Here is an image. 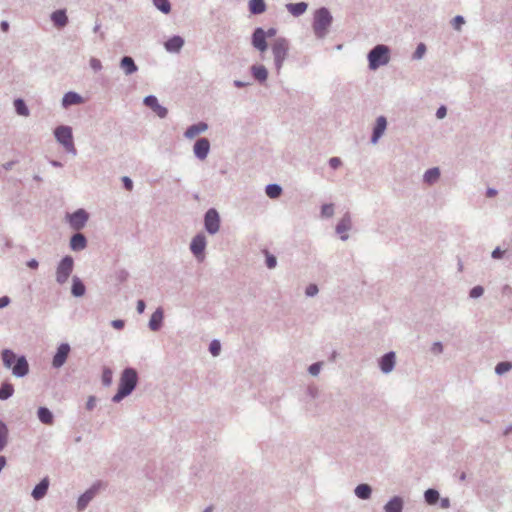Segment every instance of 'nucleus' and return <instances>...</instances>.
Listing matches in <instances>:
<instances>
[{
  "mask_svg": "<svg viewBox=\"0 0 512 512\" xmlns=\"http://www.w3.org/2000/svg\"><path fill=\"white\" fill-rule=\"evenodd\" d=\"M383 131L384 130H374V133H373V136H372V142L373 143L377 142V140L380 138V136H381Z\"/></svg>",
  "mask_w": 512,
  "mask_h": 512,
  "instance_id": "57",
  "label": "nucleus"
},
{
  "mask_svg": "<svg viewBox=\"0 0 512 512\" xmlns=\"http://www.w3.org/2000/svg\"><path fill=\"white\" fill-rule=\"evenodd\" d=\"M271 49L274 57V66L277 73H279L288 56L289 42L287 39L279 37L274 41Z\"/></svg>",
  "mask_w": 512,
  "mask_h": 512,
  "instance_id": "5",
  "label": "nucleus"
},
{
  "mask_svg": "<svg viewBox=\"0 0 512 512\" xmlns=\"http://www.w3.org/2000/svg\"><path fill=\"white\" fill-rule=\"evenodd\" d=\"M188 128H208V125L205 122H199V123L190 125Z\"/></svg>",
  "mask_w": 512,
  "mask_h": 512,
  "instance_id": "61",
  "label": "nucleus"
},
{
  "mask_svg": "<svg viewBox=\"0 0 512 512\" xmlns=\"http://www.w3.org/2000/svg\"><path fill=\"white\" fill-rule=\"evenodd\" d=\"M504 251H502L500 248H496L493 252H492V257L493 258H500L502 257Z\"/></svg>",
  "mask_w": 512,
  "mask_h": 512,
  "instance_id": "60",
  "label": "nucleus"
},
{
  "mask_svg": "<svg viewBox=\"0 0 512 512\" xmlns=\"http://www.w3.org/2000/svg\"><path fill=\"white\" fill-rule=\"evenodd\" d=\"M95 404H96V399L94 396H90L87 400V403H86V408L88 410H92L94 407H95Z\"/></svg>",
  "mask_w": 512,
  "mask_h": 512,
  "instance_id": "53",
  "label": "nucleus"
},
{
  "mask_svg": "<svg viewBox=\"0 0 512 512\" xmlns=\"http://www.w3.org/2000/svg\"><path fill=\"white\" fill-rule=\"evenodd\" d=\"M266 10V4L264 0H249V11L251 14L259 15L264 13Z\"/></svg>",
  "mask_w": 512,
  "mask_h": 512,
  "instance_id": "25",
  "label": "nucleus"
},
{
  "mask_svg": "<svg viewBox=\"0 0 512 512\" xmlns=\"http://www.w3.org/2000/svg\"><path fill=\"white\" fill-rule=\"evenodd\" d=\"M50 19L55 27L64 28L68 24V16L65 9H58L51 13Z\"/></svg>",
  "mask_w": 512,
  "mask_h": 512,
  "instance_id": "15",
  "label": "nucleus"
},
{
  "mask_svg": "<svg viewBox=\"0 0 512 512\" xmlns=\"http://www.w3.org/2000/svg\"><path fill=\"white\" fill-rule=\"evenodd\" d=\"M122 181H123L124 187L128 191L132 190L133 183H132V181H131V179L129 177H123Z\"/></svg>",
  "mask_w": 512,
  "mask_h": 512,
  "instance_id": "54",
  "label": "nucleus"
},
{
  "mask_svg": "<svg viewBox=\"0 0 512 512\" xmlns=\"http://www.w3.org/2000/svg\"><path fill=\"white\" fill-rule=\"evenodd\" d=\"M220 219L215 209H209L205 215V228L210 234H214L219 230Z\"/></svg>",
  "mask_w": 512,
  "mask_h": 512,
  "instance_id": "9",
  "label": "nucleus"
},
{
  "mask_svg": "<svg viewBox=\"0 0 512 512\" xmlns=\"http://www.w3.org/2000/svg\"><path fill=\"white\" fill-rule=\"evenodd\" d=\"M320 368H321V363H315V364H312L310 367H309V372L316 376L318 375V373L320 372Z\"/></svg>",
  "mask_w": 512,
  "mask_h": 512,
  "instance_id": "52",
  "label": "nucleus"
},
{
  "mask_svg": "<svg viewBox=\"0 0 512 512\" xmlns=\"http://www.w3.org/2000/svg\"><path fill=\"white\" fill-rule=\"evenodd\" d=\"M387 127V119L384 116H379L376 120V124L374 128H386Z\"/></svg>",
  "mask_w": 512,
  "mask_h": 512,
  "instance_id": "47",
  "label": "nucleus"
},
{
  "mask_svg": "<svg viewBox=\"0 0 512 512\" xmlns=\"http://www.w3.org/2000/svg\"><path fill=\"white\" fill-rule=\"evenodd\" d=\"M210 149V144L206 139L198 140L194 145L195 155L199 159H205Z\"/></svg>",
  "mask_w": 512,
  "mask_h": 512,
  "instance_id": "19",
  "label": "nucleus"
},
{
  "mask_svg": "<svg viewBox=\"0 0 512 512\" xmlns=\"http://www.w3.org/2000/svg\"><path fill=\"white\" fill-rule=\"evenodd\" d=\"M7 440V428L0 422V451L4 448Z\"/></svg>",
  "mask_w": 512,
  "mask_h": 512,
  "instance_id": "41",
  "label": "nucleus"
},
{
  "mask_svg": "<svg viewBox=\"0 0 512 512\" xmlns=\"http://www.w3.org/2000/svg\"><path fill=\"white\" fill-rule=\"evenodd\" d=\"M48 486H49V482H48V479L47 478H44L38 485H36V487L34 488L33 492H32V496L34 499L36 500H39L41 499L42 497L45 496V494L47 493V490H48Z\"/></svg>",
  "mask_w": 512,
  "mask_h": 512,
  "instance_id": "23",
  "label": "nucleus"
},
{
  "mask_svg": "<svg viewBox=\"0 0 512 512\" xmlns=\"http://www.w3.org/2000/svg\"><path fill=\"white\" fill-rule=\"evenodd\" d=\"M113 373L109 368H105L102 373V383L109 386L112 383Z\"/></svg>",
  "mask_w": 512,
  "mask_h": 512,
  "instance_id": "40",
  "label": "nucleus"
},
{
  "mask_svg": "<svg viewBox=\"0 0 512 512\" xmlns=\"http://www.w3.org/2000/svg\"><path fill=\"white\" fill-rule=\"evenodd\" d=\"M89 65H90L91 69L95 72H98L102 69L101 61L95 57L90 58Z\"/></svg>",
  "mask_w": 512,
  "mask_h": 512,
  "instance_id": "43",
  "label": "nucleus"
},
{
  "mask_svg": "<svg viewBox=\"0 0 512 512\" xmlns=\"http://www.w3.org/2000/svg\"><path fill=\"white\" fill-rule=\"evenodd\" d=\"M120 68L124 71L125 75H132L138 71L134 59L131 56H124L120 60Z\"/></svg>",
  "mask_w": 512,
  "mask_h": 512,
  "instance_id": "16",
  "label": "nucleus"
},
{
  "mask_svg": "<svg viewBox=\"0 0 512 512\" xmlns=\"http://www.w3.org/2000/svg\"><path fill=\"white\" fill-rule=\"evenodd\" d=\"M250 72L255 80L264 83L268 78V70L264 65L255 64L250 67Z\"/></svg>",
  "mask_w": 512,
  "mask_h": 512,
  "instance_id": "18",
  "label": "nucleus"
},
{
  "mask_svg": "<svg viewBox=\"0 0 512 512\" xmlns=\"http://www.w3.org/2000/svg\"><path fill=\"white\" fill-rule=\"evenodd\" d=\"M206 247V239L205 236L202 234L196 235L190 245V249L192 253L199 258L200 260H203L204 255V249Z\"/></svg>",
  "mask_w": 512,
  "mask_h": 512,
  "instance_id": "11",
  "label": "nucleus"
},
{
  "mask_svg": "<svg viewBox=\"0 0 512 512\" xmlns=\"http://www.w3.org/2000/svg\"><path fill=\"white\" fill-rule=\"evenodd\" d=\"M355 494L361 499H368L371 495V488L367 484H360L356 487Z\"/></svg>",
  "mask_w": 512,
  "mask_h": 512,
  "instance_id": "33",
  "label": "nucleus"
},
{
  "mask_svg": "<svg viewBox=\"0 0 512 512\" xmlns=\"http://www.w3.org/2000/svg\"><path fill=\"white\" fill-rule=\"evenodd\" d=\"M83 102V97L74 91H69L64 94L62 98V106L68 108L73 105H78Z\"/></svg>",
  "mask_w": 512,
  "mask_h": 512,
  "instance_id": "17",
  "label": "nucleus"
},
{
  "mask_svg": "<svg viewBox=\"0 0 512 512\" xmlns=\"http://www.w3.org/2000/svg\"><path fill=\"white\" fill-rule=\"evenodd\" d=\"M370 70H377L390 61V48L384 44L374 46L367 55Z\"/></svg>",
  "mask_w": 512,
  "mask_h": 512,
  "instance_id": "4",
  "label": "nucleus"
},
{
  "mask_svg": "<svg viewBox=\"0 0 512 512\" xmlns=\"http://www.w3.org/2000/svg\"><path fill=\"white\" fill-rule=\"evenodd\" d=\"M13 392H14L13 385L9 384V383H4L0 387V399H2V400L8 399L10 396H12Z\"/></svg>",
  "mask_w": 512,
  "mask_h": 512,
  "instance_id": "36",
  "label": "nucleus"
},
{
  "mask_svg": "<svg viewBox=\"0 0 512 512\" xmlns=\"http://www.w3.org/2000/svg\"><path fill=\"white\" fill-rule=\"evenodd\" d=\"M484 292V289L481 287V286H475L471 291H470V296L472 298H478L480 297Z\"/></svg>",
  "mask_w": 512,
  "mask_h": 512,
  "instance_id": "46",
  "label": "nucleus"
},
{
  "mask_svg": "<svg viewBox=\"0 0 512 512\" xmlns=\"http://www.w3.org/2000/svg\"><path fill=\"white\" fill-rule=\"evenodd\" d=\"M153 5L163 14L171 12V3L169 0H152Z\"/></svg>",
  "mask_w": 512,
  "mask_h": 512,
  "instance_id": "30",
  "label": "nucleus"
},
{
  "mask_svg": "<svg viewBox=\"0 0 512 512\" xmlns=\"http://www.w3.org/2000/svg\"><path fill=\"white\" fill-rule=\"evenodd\" d=\"M351 228L350 217H343L336 226V232L340 235L342 240L348 238L347 231Z\"/></svg>",
  "mask_w": 512,
  "mask_h": 512,
  "instance_id": "21",
  "label": "nucleus"
},
{
  "mask_svg": "<svg viewBox=\"0 0 512 512\" xmlns=\"http://www.w3.org/2000/svg\"><path fill=\"white\" fill-rule=\"evenodd\" d=\"M73 259L70 256L64 257L57 267L56 280L58 283H65L73 270Z\"/></svg>",
  "mask_w": 512,
  "mask_h": 512,
  "instance_id": "6",
  "label": "nucleus"
},
{
  "mask_svg": "<svg viewBox=\"0 0 512 512\" xmlns=\"http://www.w3.org/2000/svg\"><path fill=\"white\" fill-rule=\"evenodd\" d=\"M465 24V19L463 16L461 15H457L455 16L452 21H451V25L452 27L456 30V31H461L462 30V26Z\"/></svg>",
  "mask_w": 512,
  "mask_h": 512,
  "instance_id": "38",
  "label": "nucleus"
},
{
  "mask_svg": "<svg viewBox=\"0 0 512 512\" xmlns=\"http://www.w3.org/2000/svg\"><path fill=\"white\" fill-rule=\"evenodd\" d=\"M266 32V38L269 37H274L277 33V30L275 28H269Z\"/></svg>",
  "mask_w": 512,
  "mask_h": 512,
  "instance_id": "62",
  "label": "nucleus"
},
{
  "mask_svg": "<svg viewBox=\"0 0 512 512\" xmlns=\"http://www.w3.org/2000/svg\"><path fill=\"white\" fill-rule=\"evenodd\" d=\"M308 8V4L306 2H297V3H288L286 4V9L290 14L294 17H299L303 15Z\"/></svg>",
  "mask_w": 512,
  "mask_h": 512,
  "instance_id": "20",
  "label": "nucleus"
},
{
  "mask_svg": "<svg viewBox=\"0 0 512 512\" xmlns=\"http://www.w3.org/2000/svg\"><path fill=\"white\" fill-rule=\"evenodd\" d=\"M439 499V493L438 491L434 489H428L425 492V500L428 504L433 505L435 504Z\"/></svg>",
  "mask_w": 512,
  "mask_h": 512,
  "instance_id": "37",
  "label": "nucleus"
},
{
  "mask_svg": "<svg viewBox=\"0 0 512 512\" xmlns=\"http://www.w3.org/2000/svg\"><path fill=\"white\" fill-rule=\"evenodd\" d=\"M55 137L69 152H74L71 130H55Z\"/></svg>",
  "mask_w": 512,
  "mask_h": 512,
  "instance_id": "13",
  "label": "nucleus"
},
{
  "mask_svg": "<svg viewBox=\"0 0 512 512\" xmlns=\"http://www.w3.org/2000/svg\"><path fill=\"white\" fill-rule=\"evenodd\" d=\"M85 293V286L84 284L78 279H73V285H72V294L76 297L83 296Z\"/></svg>",
  "mask_w": 512,
  "mask_h": 512,
  "instance_id": "34",
  "label": "nucleus"
},
{
  "mask_svg": "<svg viewBox=\"0 0 512 512\" xmlns=\"http://www.w3.org/2000/svg\"><path fill=\"white\" fill-rule=\"evenodd\" d=\"M447 114V108L444 106V105H441L437 111H436V117L438 119H442L446 116Z\"/></svg>",
  "mask_w": 512,
  "mask_h": 512,
  "instance_id": "50",
  "label": "nucleus"
},
{
  "mask_svg": "<svg viewBox=\"0 0 512 512\" xmlns=\"http://www.w3.org/2000/svg\"><path fill=\"white\" fill-rule=\"evenodd\" d=\"M333 22L332 14L326 7H321L315 10L312 21V29L314 35L318 39H324Z\"/></svg>",
  "mask_w": 512,
  "mask_h": 512,
  "instance_id": "1",
  "label": "nucleus"
},
{
  "mask_svg": "<svg viewBox=\"0 0 512 512\" xmlns=\"http://www.w3.org/2000/svg\"><path fill=\"white\" fill-rule=\"evenodd\" d=\"M322 216L331 217L334 213V207L332 204H325L321 210Z\"/></svg>",
  "mask_w": 512,
  "mask_h": 512,
  "instance_id": "45",
  "label": "nucleus"
},
{
  "mask_svg": "<svg viewBox=\"0 0 512 512\" xmlns=\"http://www.w3.org/2000/svg\"><path fill=\"white\" fill-rule=\"evenodd\" d=\"M143 103L159 118H165L168 114L166 107L162 106L155 95H148L144 98Z\"/></svg>",
  "mask_w": 512,
  "mask_h": 512,
  "instance_id": "7",
  "label": "nucleus"
},
{
  "mask_svg": "<svg viewBox=\"0 0 512 512\" xmlns=\"http://www.w3.org/2000/svg\"><path fill=\"white\" fill-rule=\"evenodd\" d=\"M184 43L183 37L174 35L164 42V48L169 53H179Z\"/></svg>",
  "mask_w": 512,
  "mask_h": 512,
  "instance_id": "14",
  "label": "nucleus"
},
{
  "mask_svg": "<svg viewBox=\"0 0 512 512\" xmlns=\"http://www.w3.org/2000/svg\"><path fill=\"white\" fill-rule=\"evenodd\" d=\"M144 310H145V303H144V301H143V300H139V301L137 302V311H138V313H140V314H141V313H143V312H144Z\"/></svg>",
  "mask_w": 512,
  "mask_h": 512,
  "instance_id": "59",
  "label": "nucleus"
},
{
  "mask_svg": "<svg viewBox=\"0 0 512 512\" xmlns=\"http://www.w3.org/2000/svg\"><path fill=\"white\" fill-rule=\"evenodd\" d=\"M385 511L386 512H401L402 511V501L400 498L395 497L392 500H390L385 505Z\"/></svg>",
  "mask_w": 512,
  "mask_h": 512,
  "instance_id": "29",
  "label": "nucleus"
},
{
  "mask_svg": "<svg viewBox=\"0 0 512 512\" xmlns=\"http://www.w3.org/2000/svg\"><path fill=\"white\" fill-rule=\"evenodd\" d=\"M38 418L39 420L46 425H52L53 424V414L50 412L49 409L45 407H40L38 409Z\"/></svg>",
  "mask_w": 512,
  "mask_h": 512,
  "instance_id": "27",
  "label": "nucleus"
},
{
  "mask_svg": "<svg viewBox=\"0 0 512 512\" xmlns=\"http://www.w3.org/2000/svg\"><path fill=\"white\" fill-rule=\"evenodd\" d=\"M10 303V299L7 296L0 297V308L6 307Z\"/></svg>",
  "mask_w": 512,
  "mask_h": 512,
  "instance_id": "58",
  "label": "nucleus"
},
{
  "mask_svg": "<svg viewBox=\"0 0 512 512\" xmlns=\"http://www.w3.org/2000/svg\"><path fill=\"white\" fill-rule=\"evenodd\" d=\"M136 383H137L136 371L132 368L125 369L121 375L119 388H118L117 393L113 397V401L119 402L125 396L129 395L135 388Z\"/></svg>",
  "mask_w": 512,
  "mask_h": 512,
  "instance_id": "2",
  "label": "nucleus"
},
{
  "mask_svg": "<svg viewBox=\"0 0 512 512\" xmlns=\"http://www.w3.org/2000/svg\"><path fill=\"white\" fill-rule=\"evenodd\" d=\"M14 108L17 114L20 116H27L29 114V109L25 101L21 98L14 100Z\"/></svg>",
  "mask_w": 512,
  "mask_h": 512,
  "instance_id": "31",
  "label": "nucleus"
},
{
  "mask_svg": "<svg viewBox=\"0 0 512 512\" xmlns=\"http://www.w3.org/2000/svg\"><path fill=\"white\" fill-rule=\"evenodd\" d=\"M395 364V354L393 352H389L384 355L380 361L381 370L385 373L392 371Z\"/></svg>",
  "mask_w": 512,
  "mask_h": 512,
  "instance_id": "22",
  "label": "nucleus"
},
{
  "mask_svg": "<svg viewBox=\"0 0 512 512\" xmlns=\"http://www.w3.org/2000/svg\"><path fill=\"white\" fill-rule=\"evenodd\" d=\"M67 218L70 226L74 230H80L85 226L88 220V214L85 210L79 209L73 214L68 215Z\"/></svg>",
  "mask_w": 512,
  "mask_h": 512,
  "instance_id": "8",
  "label": "nucleus"
},
{
  "mask_svg": "<svg viewBox=\"0 0 512 512\" xmlns=\"http://www.w3.org/2000/svg\"><path fill=\"white\" fill-rule=\"evenodd\" d=\"M70 247L72 250H76V251L84 249L86 247L85 237L80 233L75 234L71 238Z\"/></svg>",
  "mask_w": 512,
  "mask_h": 512,
  "instance_id": "26",
  "label": "nucleus"
},
{
  "mask_svg": "<svg viewBox=\"0 0 512 512\" xmlns=\"http://www.w3.org/2000/svg\"><path fill=\"white\" fill-rule=\"evenodd\" d=\"M27 266L32 269H36L38 267V262L35 259H32L28 261Z\"/></svg>",
  "mask_w": 512,
  "mask_h": 512,
  "instance_id": "64",
  "label": "nucleus"
},
{
  "mask_svg": "<svg viewBox=\"0 0 512 512\" xmlns=\"http://www.w3.org/2000/svg\"><path fill=\"white\" fill-rule=\"evenodd\" d=\"M2 359L5 367L12 368V372L17 377H23L28 373L29 367L24 356L16 358L11 350L2 352Z\"/></svg>",
  "mask_w": 512,
  "mask_h": 512,
  "instance_id": "3",
  "label": "nucleus"
},
{
  "mask_svg": "<svg viewBox=\"0 0 512 512\" xmlns=\"http://www.w3.org/2000/svg\"><path fill=\"white\" fill-rule=\"evenodd\" d=\"M266 265L270 269L274 268L276 266V258L268 254L266 257Z\"/></svg>",
  "mask_w": 512,
  "mask_h": 512,
  "instance_id": "49",
  "label": "nucleus"
},
{
  "mask_svg": "<svg viewBox=\"0 0 512 512\" xmlns=\"http://www.w3.org/2000/svg\"><path fill=\"white\" fill-rule=\"evenodd\" d=\"M112 326L115 329L120 330L124 327V322L122 320H114V321H112Z\"/></svg>",
  "mask_w": 512,
  "mask_h": 512,
  "instance_id": "55",
  "label": "nucleus"
},
{
  "mask_svg": "<svg viewBox=\"0 0 512 512\" xmlns=\"http://www.w3.org/2000/svg\"><path fill=\"white\" fill-rule=\"evenodd\" d=\"M95 487L92 489L86 491L78 500V508L79 510H82L86 507V505L89 503V501L94 497L95 495Z\"/></svg>",
  "mask_w": 512,
  "mask_h": 512,
  "instance_id": "28",
  "label": "nucleus"
},
{
  "mask_svg": "<svg viewBox=\"0 0 512 512\" xmlns=\"http://www.w3.org/2000/svg\"><path fill=\"white\" fill-rule=\"evenodd\" d=\"M512 368V365L509 362H501L497 364L495 371L498 374H503L507 371H509Z\"/></svg>",
  "mask_w": 512,
  "mask_h": 512,
  "instance_id": "42",
  "label": "nucleus"
},
{
  "mask_svg": "<svg viewBox=\"0 0 512 512\" xmlns=\"http://www.w3.org/2000/svg\"><path fill=\"white\" fill-rule=\"evenodd\" d=\"M10 28V25H9V22L6 21V20H3L0 22V29L3 31V32H8Z\"/></svg>",
  "mask_w": 512,
  "mask_h": 512,
  "instance_id": "56",
  "label": "nucleus"
},
{
  "mask_svg": "<svg viewBox=\"0 0 512 512\" xmlns=\"http://www.w3.org/2000/svg\"><path fill=\"white\" fill-rule=\"evenodd\" d=\"M440 177V171L438 168H431L424 174V181L428 184L436 182Z\"/></svg>",
  "mask_w": 512,
  "mask_h": 512,
  "instance_id": "32",
  "label": "nucleus"
},
{
  "mask_svg": "<svg viewBox=\"0 0 512 512\" xmlns=\"http://www.w3.org/2000/svg\"><path fill=\"white\" fill-rule=\"evenodd\" d=\"M318 292V287L315 285V284H310L307 288H306V294L307 296H314L316 295Z\"/></svg>",
  "mask_w": 512,
  "mask_h": 512,
  "instance_id": "48",
  "label": "nucleus"
},
{
  "mask_svg": "<svg viewBox=\"0 0 512 512\" xmlns=\"http://www.w3.org/2000/svg\"><path fill=\"white\" fill-rule=\"evenodd\" d=\"M252 45L260 52H264L268 48L266 41V32L263 28L257 27L252 34Z\"/></svg>",
  "mask_w": 512,
  "mask_h": 512,
  "instance_id": "10",
  "label": "nucleus"
},
{
  "mask_svg": "<svg viewBox=\"0 0 512 512\" xmlns=\"http://www.w3.org/2000/svg\"><path fill=\"white\" fill-rule=\"evenodd\" d=\"M221 345L217 340H213L210 344L209 350L213 356H217L220 352Z\"/></svg>",
  "mask_w": 512,
  "mask_h": 512,
  "instance_id": "44",
  "label": "nucleus"
},
{
  "mask_svg": "<svg viewBox=\"0 0 512 512\" xmlns=\"http://www.w3.org/2000/svg\"><path fill=\"white\" fill-rule=\"evenodd\" d=\"M282 193V189L277 184H270L266 187V194L268 197L275 199L278 198Z\"/></svg>",
  "mask_w": 512,
  "mask_h": 512,
  "instance_id": "35",
  "label": "nucleus"
},
{
  "mask_svg": "<svg viewBox=\"0 0 512 512\" xmlns=\"http://www.w3.org/2000/svg\"><path fill=\"white\" fill-rule=\"evenodd\" d=\"M426 52V45L424 43H419L416 47V50L413 53V59L419 60L423 58L424 54Z\"/></svg>",
  "mask_w": 512,
  "mask_h": 512,
  "instance_id": "39",
  "label": "nucleus"
},
{
  "mask_svg": "<svg viewBox=\"0 0 512 512\" xmlns=\"http://www.w3.org/2000/svg\"><path fill=\"white\" fill-rule=\"evenodd\" d=\"M329 164L330 166L333 168V169H337L338 167L341 166L342 162L340 160V158L338 157H332L330 160H329Z\"/></svg>",
  "mask_w": 512,
  "mask_h": 512,
  "instance_id": "51",
  "label": "nucleus"
},
{
  "mask_svg": "<svg viewBox=\"0 0 512 512\" xmlns=\"http://www.w3.org/2000/svg\"><path fill=\"white\" fill-rule=\"evenodd\" d=\"M70 352V346L66 343L61 344L56 354L53 357L52 365L55 368H60L67 360V357Z\"/></svg>",
  "mask_w": 512,
  "mask_h": 512,
  "instance_id": "12",
  "label": "nucleus"
},
{
  "mask_svg": "<svg viewBox=\"0 0 512 512\" xmlns=\"http://www.w3.org/2000/svg\"><path fill=\"white\" fill-rule=\"evenodd\" d=\"M163 320V311L159 308L151 316L149 321V327L153 331H157L161 327Z\"/></svg>",
  "mask_w": 512,
  "mask_h": 512,
  "instance_id": "24",
  "label": "nucleus"
},
{
  "mask_svg": "<svg viewBox=\"0 0 512 512\" xmlns=\"http://www.w3.org/2000/svg\"><path fill=\"white\" fill-rule=\"evenodd\" d=\"M247 85H248V83L243 82L241 80H235L234 81V86L237 87V88H242V87H245Z\"/></svg>",
  "mask_w": 512,
  "mask_h": 512,
  "instance_id": "63",
  "label": "nucleus"
}]
</instances>
